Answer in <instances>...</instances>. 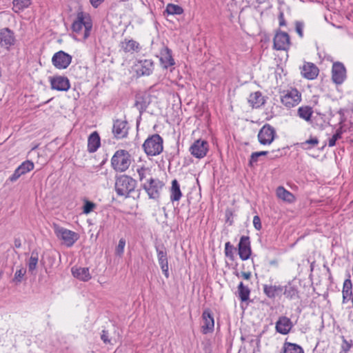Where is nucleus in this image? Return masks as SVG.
<instances>
[{
    "mask_svg": "<svg viewBox=\"0 0 353 353\" xmlns=\"http://www.w3.org/2000/svg\"><path fill=\"white\" fill-rule=\"evenodd\" d=\"M301 69L302 76L309 80L315 79L319 73L318 67L310 62H305Z\"/></svg>",
    "mask_w": 353,
    "mask_h": 353,
    "instance_id": "21",
    "label": "nucleus"
},
{
    "mask_svg": "<svg viewBox=\"0 0 353 353\" xmlns=\"http://www.w3.org/2000/svg\"><path fill=\"white\" fill-rule=\"evenodd\" d=\"M83 28H84L83 38V39H86L90 34V31L92 28V22L89 14L79 12L77 13V19L73 21L71 28L73 32L79 34Z\"/></svg>",
    "mask_w": 353,
    "mask_h": 353,
    "instance_id": "2",
    "label": "nucleus"
},
{
    "mask_svg": "<svg viewBox=\"0 0 353 353\" xmlns=\"http://www.w3.org/2000/svg\"><path fill=\"white\" fill-rule=\"evenodd\" d=\"M182 196V192L180 189V185L176 179L172 181V186L170 188V201L173 203L179 201Z\"/></svg>",
    "mask_w": 353,
    "mask_h": 353,
    "instance_id": "31",
    "label": "nucleus"
},
{
    "mask_svg": "<svg viewBox=\"0 0 353 353\" xmlns=\"http://www.w3.org/2000/svg\"><path fill=\"white\" fill-rule=\"evenodd\" d=\"M97 207V205L88 200H85L84 204L83 206V212L85 214H88L90 213L92 211H93Z\"/></svg>",
    "mask_w": 353,
    "mask_h": 353,
    "instance_id": "45",
    "label": "nucleus"
},
{
    "mask_svg": "<svg viewBox=\"0 0 353 353\" xmlns=\"http://www.w3.org/2000/svg\"><path fill=\"white\" fill-rule=\"evenodd\" d=\"M238 293L241 301L244 302L249 299L250 290L248 287L245 286L243 282H241L238 285Z\"/></svg>",
    "mask_w": 353,
    "mask_h": 353,
    "instance_id": "34",
    "label": "nucleus"
},
{
    "mask_svg": "<svg viewBox=\"0 0 353 353\" xmlns=\"http://www.w3.org/2000/svg\"><path fill=\"white\" fill-rule=\"evenodd\" d=\"M319 143V139L316 137H310L302 143V145L305 149H311L315 147Z\"/></svg>",
    "mask_w": 353,
    "mask_h": 353,
    "instance_id": "44",
    "label": "nucleus"
},
{
    "mask_svg": "<svg viewBox=\"0 0 353 353\" xmlns=\"http://www.w3.org/2000/svg\"><path fill=\"white\" fill-rule=\"evenodd\" d=\"M342 294L350 296L352 295V283L350 279H347L345 280L343 283Z\"/></svg>",
    "mask_w": 353,
    "mask_h": 353,
    "instance_id": "43",
    "label": "nucleus"
},
{
    "mask_svg": "<svg viewBox=\"0 0 353 353\" xmlns=\"http://www.w3.org/2000/svg\"><path fill=\"white\" fill-rule=\"evenodd\" d=\"M163 144V138L158 134H154L145 140L142 147L148 156H157L162 152Z\"/></svg>",
    "mask_w": 353,
    "mask_h": 353,
    "instance_id": "3",
    "label": "nucleus"
},
{
    "mask_svg": "<svg viewBox=\"0 0 353 353\" xmlns=\"http://www.w3.org/2000/svg\"><path fill=\"white\" fill-rule=\"evenodd\" d=\"M275 152H276V154H274L272 157H271V159H273V158H274V157H280V156L281 155V154H279V153H280V150H279H279H272V154H274V153H275Z\"/></svg>",
    "mask_w": 353,
    "mask_h": 353,
    "instance_id": "58",
    "label": "nucleus"
},
{
    "mask_svg": "<svg viewBox=\"0 0 353 353\" xmlns=\"http://www.w3.org/2000/svg\"><path fill=\"white\" fill-rule=\"evenodd\" d=\"M234 246L230 243V242H227L225 244V254L227 257L230 259H233L234 258Z\"/></svg>",
    "mask_w": 353,
    "mask_h": 353,
    "instance_id": "47",
    "label": "nucleus"
},
{
    "mask_svg": "<svg viewBox=\"0 0 353 353\" xmlns=\"http://www.w3.org/2000/svg\"><path fill=\"white\" fill-rule=\"evenodd\" d=\"M125 245V240L124 239H121L119 241V244L115 250V254L118 256H121L124 251V248Z\"/></svg>",
    "mask_w": 353,
    "mask_h": 353,
    "instance_id": "48",
    "label": "nucleus"
},
{
    "mask_svg": "<svg viewBox=\"0 0 353 353\" xmlns=\"http://www.w3.org/2000/svg\"><path fill=\"white\" fill-rule=\"evenodd\" d=\"M15 37L13 31L8 28H4L0 30V46L9 49L10 46L15 43Z\"/></svg>",
    "mask_w": 353,
    "mask_h": 353,
    "instance_id": "16",
    "label": "nucleus"
},
{
    "mask_svg": "<svg viewBox=\"0 0 353 353\" xmlns=\"http://www.w3.org/2000/svg\"><path fill=\"white\" fill-rule=\"evenodd\" d=\"M253 225L256 230H260L261 229V219L259 216H254L253 218Z\"/></svg>",
    "mask_w": 353,
    "mask_h": 353,
    "instance_id": "50",
    "label": "nucleus"
},
{
    "mask_svg": "<svg viewBox=\"0 0 353 353\" xmlns=\"http://www.w3.org/2000/svg\"><path fill=\"white\" fill-rule=\"evenodd\" d=\"M160 61L163 68L167 69L170 66L175 64L172 55V50L166 46H164L161 50Z\"/></svg>",
    "mask_w": 353,
    "mask_h": 353,
    "instance_id": "24",
    "label": "nucleus"
},
{
    "mask_svg": "<svg viewBox=\"0 0 353 353\" xmlns=\"http://www.w3.org/2000/svg\"><path fill=\"white\" fill-rule=\"evenodd\" d=\"M38 261V253L33 251L31 254V256L30 257L29 261L28 263V272L31 274H35Z\"/></svg>",
    "mask_w": 353,
    "mask_h": 353,
    "instance_id": "33",
    "label": "nucleus"
},
{
    "mask_svg": "<svg viewBox=\"0 0 353 353\" xmlns=\"http://www.w3.org/2000/svg\"><path fill=\"white\" fill-rule=\"evenodd\" d=\"M51 88L58 91H68L70 88L69 79L66 77L55 76L50 77Z\"/></svg>",
    "mask_w": 353,
    "mask_h": 353,
    "instance_id": "17",
    "label": "nucleus"
},
{
    "mask_svg": "<svg viewBox=\"0 0 353 353\" xmlns=\"http://www.w3.org/2000/svg\"><path fill=\"white\" fill-rule=\"evenodd\" d=\"M183 12V9L182 7L172 4L168 3L166 6V8L164 11V13H167L168 14L174 15V14H181Z\"/></svg>",
    "mask_w": 353,
    "mask_h": 353,
    "instance_id": "36",
    "label": "nucleus"
},
{
    "mask_svg": "<svg viewBox=\"0 0 353 353\" xmlns=\"http://www.w3.org/2000/svg\"><path fill=\"white\" fill-rule=\"evenodd\" d=\"M303 28H304V23L301 21H296L295 23V29L296 32L300 37V38L303 37Z\"/></svg>",
    "mask_w": 353,
    "mask_h": 353,
    "instance_id": "49",
    "label": "nucleus"
},
{
    "mask_svg": "<svg viewBox=\"0 0 353 353\" xmlns=\"http://www.w3.org/2000/svg\"><path fill=\"white\" fill-rule=\"evenodd\" d=\"M301 99V93L296 89L288 90L281 97V103L287 108H292L296 105Z\"/></svg>",
    "mask_w": 353,
    "mask_h": 353,
    "instance_id": "12",
    "label": "nucleus"
},
{
    "mask_svg": "<svg viewBox=\"0 0 353 353\" xmlns=\"http://www.w3.org/2000/svg\"><path fill=\"white\" fill-rule=\"evenodd\" d=\"M203 325L201 327L202 332L208 334L212 332L214 327V321L213 315L209 309H206L202 314Z\"/></svg>",
    "mask_w": 353,
    "mask_h": 353,
    "instance_id": "20",
    "label": "nucleus"
},
{
    "mask_svg": "<svg viewBox=\"0 0 353 353\" xmlns=\"http://www.w3.org/2000/svg\"><path fill=\"white\" fill-rule=\"evenodd\" d=\"M72 57L63 50L56 52L52 58V63L57 69H65L72 62Z\"/></svg>",
    "mask_w": 353,
    "mask_h": 353,
    "instance_id": "8",
    "label": "nucleus"
},
{
    "mask_svg": "<svg viewBox=\"0 0 353 353\" xmlns=\"http://www.w3.org/2000/svg\"><path fill=\"white\" fill-rule=\"evenodd\" d=\"M232 215V212L230 211H227L226 212V216H227V222H229L230 223V225H232V223H233V221L232 220H230V216Z\"/></svg>",
    "mask_w": 353,
    "mask_h": 353,
    "instance_id": "55",
    "label": "nucleus"
},
{
    "mask_svg": "<svg viewBox=\"0 0 353 353\" xmlns=\"http://www.w3.org/2000/svg\"><path fill=\"white\" fill-rule=\"evenodd\" d=\"M343 132L342 128H339L335 134L329 139L328 145L330 147L334 146L336 141L341 139Z\"/></svg>",
    "mask_w": 353,
    "mask_h": 353,
    "instance_id": "40",
    "label": "nucleus"
},
{
    "mask_svg": "<svg viewBox=\"0 0 353 353\" xmlns=\"http://www.w3.org/2000/svg\"><path fill=\"white\" fill-rule=\"evenodd\" d=\"M101 145V139L97 132H93L88 139V151L93 153L97 150Z\"/></svg>",
    "mask_w": 353,
    "mask_h": 353,
    "instance_id": "25",
    "label": "nucleus"
},
{
    "mask_svg": "<svg viewBox=\"0 0 353 353\" xmlns=\"http://www.w3.org/2000/svg\"><path fill=\"white\" fill-rule=\"evenodd\" d=\"M32 0H13L14 8L18 10H22L31 4Z\"/></svg>",
    "mask_w": 353,
    "mask_h": 353,
    "instance_id": "39",
    "label": "nucleus"
},
{
    "mask_svg": "<svg viewBox=\"0 0 353 353\" xmlns=\"http://www.w3.org/2000/svg\"><path fill=\"white\" fill-rule=\"evenodd\" d=\"M257 3L261 4L265 3L267 0H256Z\"/></svg>",
    "mask_w": 353,
    "mask_h": 353,
    "instance_id": "59",
    "label": "nucleus"
},
{
    "mask_svg": "<svg viewBox=\"0 0 353 353\" xmlns=\"http://www.w3.org/2000/svg\"><path fill=\"white\" fill-rule=\"evenodd\" d=\"M208 143L202 139L195 141L190 148V152L196 158H203L208 151Z\"/></svg>",
    "mask_w": 353,
    "mask_h": 353,
    "instance_id": "10",
    "label": "nucleus"
},
{
    "mask_svg": "<svg viewBox=\"0 0 353 353\" xmlns=\"http://www.w3.org/2000/svg\"><path fill=\"white\" fill-rule=\"evenodd\" d=\"M264 294L270 299H274L276 296L280 294L283 290V287L281 285H263Z\"/></svg>",
    "mask_w": 353,
    "mask_h": 353,
    "instance_id": "26",
    "label": "nucleus"
},
{
    "mask_svg": "<svg viewBox=\"0 0 353 353\" xmlns=\"http://www.w3.org/2000/svg\"><path fill=\"white\" fill-rule=\"evenodd\" d=\"M121 48L125 52L132 53L140 50L139 43L133 39H125L124 41L121 43Z\"/></svg>",
    "mask_w": 353,
    "mask_h": 353,
    "instance_id": "27",
    "label": "nucleus"
},
{
    "mask_svg": "<svg viewBox=\"0 0 353 353\" xmlns=\"http://www.w3.org/2000/svg\"><path fill=\"white\" fill-rule=\"evenodd\" d=\"M279 26H284L286 25L285 21L284 19V14H283V11L279 12Z\"/></svg>",
    "mask_w": 353,
    "mask_h": 353,
    "instance_id": "52",
    "label": "nucleus"
},
{
    "mask_svg": "<svg viewBox=\"0 0 353 353\" xmlns=\"http://www.w3.org/2000/svg\"><path fill=\"white\" fill-rule=\"evenodd\" d=\"M164 183L159 179L150 178L147 183L142 185L150 199H158L160 197L161 191Z\"/></svg>",
    "mask_w": 353,
    "mask_h": 353,
    "instance_id": "5",
    "label": "nucleus"
},
{
    "mask_svg": "<svg viewBox=\"0 0 353 353\" xmlns=\"http://www.w3.org/2000/svg\"><path fill=\"white\" fill-rule=\"evenodd\" d=\"M150 103V97L148 94L143 92L136 94L134 106L138 109L140 114L146 110Z\"/></svg>",
    "mask_w": 353,
    "mask_h": 353,
    "instance_id": "22",
    "label": "nucleus"
},
{
    "mask_svg": "<svg viewBox=\"0 0 353 353\" xmlns=\"http://www.w3.org/2000/svg\"><path fill=\"white\" fill-rule=\"evenodd\" d=\"M343 342L341 344V351L340 353H347L352 346L353 345V343L352 340L347 341L345 339L344 336H342Z\"/></svg>",
    "mask_w": 353,
    "mask_h": 353,
    "instance_id": "46",
    "label": "nucleus"
},
{
    "mask_svg": "<svg viewBox=\"0 0 353 353\" xmlns=\"http://www.w3.org/2000/svg\"><path fill=\"white\" fill-rule=\"evenodd\" d=\"M346 78V69L341 62H335L332 65V79L336 84H341Z\"/></svg>",
    "mask_w": 353,
    "mask_h": 353,
    "instance_id": "13",
    "label": "nucleus"
},
{
    "mask_svg": "<svg viewBox=\"0 0 353 353\" xmlns=\"http://www.w3.org/2000/svg\"><path fill=\"white\" fill-rule=\"evenodd\" d=\"M137 185V181L131 176L121 175L116 179L115 191L119 196L128 197L130 194L135 190Z\"/></svg>",
    "mask_w": 353,
    "mask_h": 353,
    "instance_id": "1",
    "label": "nucleus"
},
{
    "mask_svg": "<svg viewBox=\"0 0 353 353\" xmlns=\"http://www.w3.org/2000/svg\"><path fill=\"white\" fill-rule=\"evenodd\" d=\"M257 137L261 145H270L276 137V130L271 125L266 123L260 129Z\"/></svg>",
    "mask_w": 353,
    "mask_h": 353,
    "instance_id": "7",
    "label": "nucleus"
},
{
    "mask_svg": "<svg viewBox=\"0 0 353 353\" xmlns=\"http://www.w3.org/2000/svg\"><path fill=\"white\" fill-rule=\"evenodd\" d=\"M14 243V247L17 248H19L21 246V242L20 239H15Z\"/></svg>",
    "mask_w": 353,
    "mask_h": 353,
    "instance_id": "56",
    "label": "nucleus"
},
{
    "mask_svg": "<svg viewBox=\"0 0 353 353\" xmlns=\"http://www.w3.org/2000/svg\"><path fill=\"white\" fill-rule=\"evenodd\" d=\"M137 172L138 174L139 180L142 181L150 174V169L145 166H141L137 169Z\"/></svg>",
    "mask_w": 353,
    "mask_h": 353,
    "instance_id": "41",
    "label": "nucleus"
},
{
    "mask_svg": "<svg viewBox=\"0 0 353 353\" xmlns=\"http://www.w3.org/2000/svg\"><path fill=\"white\" fill-rule=\"evenodd\" d=\"M72 275L83 281H88L91 279V276L88 268H72Z\"/></svg>",
    "mask_w": 353,
    "mask_h": 353,
    "instance_id": "28",
    "label": "nucleus"
},
{
    "mask_svg": "<svg viewBox=\"0 0 353 353\" xmlns=\"http://www.w3.org/2000/svg\"><path fill=\"white\" fill-rule=\"evenodd\" d=\"M54 233L68 247L73 245L79 239V235L76 232L58 225L54 226Z\"/></svg>",
    "mask_w": 353,
    "mask_h": 353,
    "instance_id": "6",
    "label": "nucleus"
},
{
    "mask_svg": "<svg viewBox=\"0 0 353 353\" xmlns=\"http://www.w3.org/2000/svg\"><path fill=\"white\" fill-rule=\"evenodd\" d=\"M128 129V123L126 120L116 119L114 121L112 133L116 139H120L127 137Z\"/></svg>",
    "mask_w": 353,
    "mask_h": 353,
    "instance_id": "11",
    "label": "nucleus"
},
{
    "mask_svg": "<svg viewBox=\"0 0 353 353\" xmlns=\"http://www.w3.org/2000/svg\"><path fill=\"white\" fill-rule=\"evenodd\" d=\"M101 339L105 344L110 343V340L109 339L108 332V331L104 330L102 331V333H101Z\"/></svg>",
    "mask_w": 353,
    "mask_h": 353,
    "instance_id": "51",
    "label": "nucleus"
},
{
    "mask_svg": "<svg viewBox=\"0 0 353 353\" xmlns=\"http://www.w3.org/2000/svg\"><path fill=\"white\" fill-rule=\"evenodd\" d=\"M241 276L243 277L244 279H246V280L250 279L252 276L250 272H241Z\"/></svg>",
    "mask_w": 353,
    "mask_h": 353,
    "instance_id": "54",
    "label": "nucleus"
},
{
    "mask_svg": "<svg viewBox=\"0 0 353 353\" xmlns=\"http://www.w3.org/2000/svg\"><path fill=\"white\" fill-rule=\"evenodd\" d=\"M157 259L161 269L166 278L169 277L168 260L165 248L163 245L156 247Z\"/></svg>",
    "mask_w": 353,
    "mask_h": 353,
    "instance_id": "15",
    "label": "nucleus"
},
{
    "mask_svg": "<svg viewBox=\"0 0 353 353\" xmlns=\"http://www.w3.org/2000/svg\"><path fill=\"white\" fill-rule=\"evenodd\" d=\"M132 162L131 155L124 150H117L111 159L112 168L119 172H124L128 169Z\"/></svg>",
    "mask_w": 353,
    "mask_h": 353,
    "instance_id": "4",
    "label": "nucleus"
},
{
    "mask_svg": "<svg viewBox=\"0 0 353 353\" xmlns=\"http://www.w3.org/2000/svg\"><path fill=\"white\" fill-rule=\"evenodd\" d=\"M34 163L29 160L23 162L9 177L8 180L11 182L16 181L21 175L26 174L34 169Z\"/></svg>",
    "mask_w": 353,
    "mask_h": 353,
    "instance_id": "18",
    "label": "nucleus"
},
{
    "mask_svg": "<svg viewBox=\"0 0 353 353\" xmlns=\"http://www.w3.org/2000/svg\"><path fill=\"white\" fill-rule=\"evenodd\" d=\"M290 46V36L288 33L279 31L273 39V47L276 50H287Z\"/></svg>",
    "mask_w": 353,
    "mask_h": 353,
    "instance_id": "9",
    "label": "nucleus"
},
{
    "mask_svg": "<svg viewBox=\"0 0 353 353\" xmlns=\"http://www.w3.org/2000/svg\"><path fill=\"white\" fill-rule=\"evenodd\" d=\"M26 273V269L23 267H21L20 269L17 270L14 274V276L13 278V282H15L16 283H20L25 274Z\"/></svg>",
    "mask_w": 353,
    "mask_h": 353,
    "instance_id": "42",
    "label": "nucleus"
},
{
    "mask_svg": "<svg viewBox=\"0 0 353 353\" xmlns=\"http://www.w3.org/2000/svg\"><path fill=\"white\" fill-rule=\"evenodd\" d=\"M282 350L283 353H304L300 345L287 341L284 343Z\"/></svg>",
    "mask_w": 353,
    "mask_h": 353,
    "instance_id": "32",
    "label": "nucleus"
},
{
    "mask_svg": "<svg viewBox=\"0 0 353 353\" xmlns=\"http://www.w3.org/2000/svg\"><path fill=\"white\" fill-rule=\"evenodd\" d=\"M292 327L293 323L290 319L285 316H281L276 322L275 328L277 332L281 334H287L290 332Z\"/></svg>",
    "mask_w": 353,
    "mask_h": 353,
    "instance_id": "23",
    "label": "nucleus"
},
{
    "mask_svg": "<svg viewBox=\"0 0 353 353\" xmlns=\"http://www.w3.org/2000/svg\"><path fill=\"white\" fill-rule=\"evenodd\" d=\"M312 112V108L309 106L300 107L298 110L299 116L305 121L310 120Z\"/></svg>",
    "mask_w": 353,
    "mask_h": 353,
    "instance_id": "37",
    "label": "nucleus"
},
{
    "mask_svg": "<svg viewBox=\"0 0 353 353\" xmlns=\"http://www.w3.org/2000/svg\"><path fill=\"white\" fill-rule=\"evenodd\" d=\"M351 296H350V295H346L345 294H343V303H345L346 301L350 300Z\"/></svg>",
    "mask_w": 353,
    "mask_h": 353,
    "instance_id": "57",
    "label": "nucleus"
},
{
    "mask_svg": "<svg viewBox=\"0 0 353 353\" xmlns=\"http://www.w3.org/2000/svg\"><path fill=\"white\" fill-rule=\"evenodd\" d=\"M269 153L268 151H261V152H252L250 159L249 161V166L254 167V164L259 161V158H261V156H265Z\"/></svg>",
    "mask_w": 353,
    "mask_h": 353,
    "instance_id": "38",
    "label": "nucleus"
},
{
    "mask_svg": "<svg viewBox=\"0 0 353 353\" xmlns=\"http://www.w3.org/2000/svg\"><path fill=\"white\" fill-rule=\"evenodd\" d=\"M248 102L253 108H259L265 103V99L260 92H255L250 95Z\"/></svg>",
    "mask_w": 353,
    "mask_h": 353,
    "instance_id": "29",
    "label": "nucleus"
},
{
    "mask_svg": "<svg viewBox=\"0 0 353 353\" xmlns=\"http://www.w3.org/2000/svg\"><path fill=\"white\" fill-rule=\"evenodd\" d=\"M283 294L288 299H294L298 297L299 292L297 289L292 285H285L283 287Z\"/></svg>",
    "mask_w": 353,
    "mask_h": 353,
    "instance_id": "35",
    "label": "nucleus"
},
{
    "mask_svg": "<svg viewBox=\"0 0 353 353\" xmlns=\"http://www.w3.org/2000/svg\"><path fill=\"white\" fill-rule=\"evenodd\" d=\"M239 257L242 261L248 260L252 253L250 237L242 236L238 245Z\"/></svg>",
    "mask_w": 353,
    "mask_h": 353,
    "instance_id": "14",
    "label": "nucleus"
},
{
    "mask_svg": "<svg viewBox=\"0 0 353 353\" xmlns=\"http://www.w3.org/2000/svg\"><path fill=\"white\" fill-rule=\"evenodd\" d=\"M276 193L278 198L288 203H292L295 200L294 194L283 186L278 187Z\"/></svg>",
    "mask_w": 353,
    "mask_h": 353,
    "instance_id": "30",
    "label": "nucleus"
},
{
    "mask_svg": "<svg viewBox=\"0 0 353 353\" xmlns=\"http://www.w3.org/2000/svg\"><path fill=\"white\" fill-rule=\"evenodd\" d=\"M1 277V273L0 272V278Z\"/></svg>",
    "mask_w": 353,
    "mask_h": 353,
    "instance_id": "60",
    "label": "nucleus"
},
{
    "mask_svg": "<svg viewBox=\"0 0 353 353\" xmlns=\"http://www.w3.org/2000/svg\"><path fill=\"white\" fill-rule=\"evenodd\" d=\"M137 73L139 76H149L154 70V63L151 59L139 60L136 64Z\"/></svg>",
    "mask_w": 353,
    "mask_h": 353,
    "instance_id": "19",
    "label": "nucleus"
},
{
    "mask_svg": "<svg viewBox=\"0 0 353 353\" xmlns=\"http://www.w3.org/2000/svg\"><path fill=\"white\" fill-rule=\"evenodd\" d=\"M91 5L97 8L100 4H101L104 0H90Z\"/></svg>",
    "mask_w": 353,
    "mask_h": 353,
    "instance_id": "53",
    "label": "nucleus"
}]
</instances>
